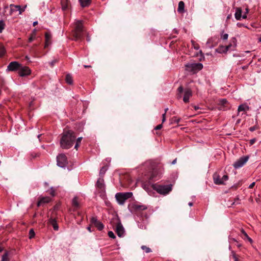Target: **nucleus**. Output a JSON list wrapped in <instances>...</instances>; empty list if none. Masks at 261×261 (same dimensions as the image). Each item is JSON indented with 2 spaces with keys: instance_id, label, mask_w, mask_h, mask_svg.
I'll return each instance as SVG.
<instances>
[{
  "instance_id": "f257e3e1",
  "label": "nucleus",
  "mask_w": 261,
  "mask_h": 261,
  "mask_svg": "<svg viewBox=\"0 0 261 261\" xmlns=\"http://www.w3.org/2000/svg\"><path fill=\"white\" fill-rule=\"evenodd\" d=\"M76 137L72 130H68L63 134L60 141L61 147L63 149L70 148L75 140Z\"/></svg>"
},
{
  "instance_id": "f03ea898",
  "label": "nucleus",
  "mask_w": 261,
  "mask_h": 261,
  "mask_svg": "<svg viewBox=\"0 0 261 261\" xmlns=\"http://www.w3.org/2000/svg\"><path fill=\"white\" fill-rule=\"evenodd\" d=\"M74 25V29L72 32L73 39L75 41L82 39L86 33L84 29L83 21L76 20Z\"/></svg>"
},
{
  "instance_id": "7ed1b4c3",
  "label": "nucleus",
  "mask_w": 261,
  "mask_h": 261,
  "mask_svg": "<svg viewBox=\"0 0 261 261\" xmlns=\"http://www.w3.org/2000/svg\"><path fill=\"white\" fill-rule=\"evenodd\" d=\"M152 187L158 193L163 195H166L172 190V185H162L153 184L152 185Z\"/></svg>"
},
{
  "instance_id": "20e7f679",
  "label": "nucleus",
  "mask_w": 261,
  "mask_h": 261,
  "mask_svg": "<svg viewBox=\"0 0 261 261\" xmlns=\"http://www.w3.org/2000/svg\"><path fill=\"white\" fill-rule=\"evenodd\" d=\"M132 196V192L118 193L115 195V198L120 205H123L125 201Z\"/></svg>"
},
{
  "instance_id": "39448f33",
  "label": "nucleus",
  "mask_w": 261,
  "mask_h": 261,
  "mask_svg": "<svg viewBox=\"0 0 261 261\" xmlns=\"http://www.w3.org/2000/svg\"><path fill=\"white\" fill-rule=\"evenodd\" d=\"M185 67L187 71L195 73L202 69L203 65L200 63H189Z\"/></svg>"
},
{
  "instance_id": "423d86ee",
  "label": "nucleus",
  "mask_w": 261,
  "mask_h": 261,
  "mask_svg": "<svg viewBox=\"0 0 261 261\" xmlns=\"http://www.w3.org/2000/svg\"><path fill=\"white\" fill-rule=\"evenodd\" d=\"M236 39L234 38H233L231 40V43L229 45L225 46H220L216 49V51L220 54L225 53L227 52L228 50L231 49V47L235 46L236 45Z\"/></svg>"
},
{
  "instance_id": "0eeeda50",
  "label": "nucleus",
  "mask_w": 261,
  "mask_h": 261,
  "mask_svg": "<svg viewBox=\"0 0 261 261\" xmlns=\"http://www.w3.org/2000/svg\"><path fill=\"white\" fill-rule=\"evenodd\" d=\"M57 165L61 168H65L67 164L66 156L63 153L59 154L57 157Z\"/></svg>"
},
{
  "instance_id": "6e6552de",
  "label": "nucleus",
  "mask_w": 261,
  "mask_h": 261,
  "mask_svg": "<svg viewBox=\"0 0 261 261\" xmlns=\"http://www.w3.org/2000/svg\"><path fill=\"white\" fill-rule=\"evenodd\" d=\"M214 183L216 185H223L224 182L228 179V176L227 175H223L221 177L217 174H214L213 176Z\"/></svg>"
},
{
  "instance_id": "1a4fd4ad",
  "label": "nucleus",
  "mask_w": 261,
  "mask_h": 261,
  "mask_svg": "<svg viewBox=\"0 0 261 261\" xmlns=\"http://www.w3.org/2000/svg\"><path fill=\"white\" fill-rule=\"evenodd\" d=\"M26 7L27 6H25L23 8H21L19 5H15L11 4L10 5V14H12L14 12L18 11L19 14H21L24 11Z\"/></svg>"
},
{
  "instance_id": "9d476101",
  "label": "nucleus",
  "mask_w": 261,
  "mask_h": 261,
  "mask_svg": "<svg viewBox=\"0 0 261 261\" xmlns=\"http://www.w3.org/2000/svg\"><path fill=\"white\" fill-rule=\"evenodd\" d=\"M20 66L21 64H20L18 62L16 61L11 62L7 66V70L12 71H16L17 70H19Z\"/></svg>"
},
{
  "instance_id": "9b49d317",
  "label": "nucleus",
  "mask_w": 261,
  "mask_h": 261,
  "mask_svg": "<svg viewBox=\"0 0 261 261\" xmlns=\"http://www.w3.org/2000/svg\"><path fill=\"white\" fill-rule=\"evenodd\" d=\"M31 73L30 69L27 66H22L21 65L19 70L18 74L20 76H25Z\"/></svg>"
},
{
  "instance_id": "f8f14e48",
  "label": "nucleus",
  "mask_w": 261,
  "mask_h": 261,
  "mask_svg": "<svg viewBox=\"0 0 261 261\" xmlns=\"http://www.w3.org/2000/svg\"><path fill=\"white\" fill-rule=\"evenodd\" d=\"M245 164V156H242L237 160L233 164L235 169H239L243 166Z\"/></svg>"
},
{
  "instance_id": "ddd939ff",
  "label": "nucleus",
  "mask_w": 261,
  "mask_h": 261,
  "mask_svg": "<svg viewBox=\"0 0 261 261\" xmlns=\"http://www.w3.org/2000/svg\"><path fill=\"white\" fill-rule=\"evenodd\" d=\"M192 96V92L190 89H186L184 90V95L183 97V101L185 103L189 101L190 98Z\"/></svg>"
},
{
  "instance_id": "4468645a",
  "label": "nucleus",
  "mask_w": 261,
  "mask_h": 261,
  "mask_svg": "<svg viewBox=\"0 0 261 261\" xmlns=\"http://www.w3.org/2000/svg\"><path fill=\"white\" fill-rule=\"evenodd\" d=\"M116 231L118 237H122L124 236V229L121 223L117 224Z\"/></svg>"
},
{
  "instance_id": "2eb2a0df",
  "label": "nucleus",
  "mask_w": 261,
  "mask_h": 261,
  "mask_svg": "<svg viewBox=\"0 0 261 261\" xmlns=\"http://www.w3.org/2000/svg\"><path fill=\"white\" fill-rule=\"evenodd\" d=\"M96 186L101 191H103L105 190L104 180L102 178H99L97 180L96 182Z\"/></svg>"
},
{
  "instance_id": "dca6fc26",
  "label": "nucleus",
  "mask_w": 261,
  "mask_h": 261,
  "mask_svg": "<svg viewBox=\"0 0 261 261\" xmlns=\"http://www.w3.org/2000/svg\"><path fill=\"white\" fill-rule=\"evenodd\" d=\"M45 43L44 47L46 48L48 47L50 44V40L51 38V35L49 32H46L45 34Z\"/></svg>"
},
{
  "instance_id": "f3484780",
  "label": "nucleus",
  "mask_w": 261,
  "mask_h": 261,
  "mask_svg": "<svg viewBox=\"0 0 261 261\" xmlns=\"http://www.w3.org/2000/svg\"><path fill=\"white\" fill-rule=\"evenodd\" d=\"M242 10L240 8H237L236 9V13H235V18L237 20H240L241 17L243 18H245V15L242 16Z\"/></svg>"
},
{
  "instance_id": "a211bd4d",
  "label": "nucleus",
  "mask_w": 261,
  "mask_h": 261,
  "mask_svg": "<svg viewBox=\"0 0 261 261\" xmlns=\"http://www.w3.org/2000/svg\"><path fill=\"white\" fill-rule=\"evenodd\" d=\"M51 200L49 197H42L38 202V206H39L42 203H48Z\"/></svg>"
},
{
  "instance_id": "6ab92c4d",
  "label": "nucleus",
  "mask_w": 261,
  "mask_h": 261,
  "mask_svg": "<svg viewBox=\"0 0 261 261\" xmlns=\"http://www.w3.org/2000/svg\"><path fill=\"white\" fill-rule=\"evenodd\" d=\"M185 4L184 2L180 1L178 3L177 12L179 13H183L185 11Z\"/></svg>"
},
{
  "instance_id": "aec40b11",
  "label": "nucleus",
  "mask_w": 261,
  "mask_h": 261,
  "mask_svg": "<svg viewBox=\"0 0 261 261\" xmlns=\"http://www.w3.org/2000/svg\"><path fill=\"white\" fill-rule=\"evenodd\" d=\"M220 103L222 105V106H224V107H226V108H223L224 110H226L227 109H228L229 108L228 102L225 99H222L220 100Z\"/></svg>"
},
{
  "instance_id": "412c9836",
  "label": "nucleus",
  "mask_w": 261,
  "mask_h": 261,
  "mask_svg": "<svg viewBox=\"0 0 261 261\" xmlns=\"http://www.w3.org/2000/svg\"><path fill=\"white\" fill-rule=\"evenodd\" d=\"M79 2L83 7H87L90 4V0H79Z\"/></svg>"
},
{
  "instance_id": "4be33fe9",
  "label": "nucleus",
  "mask_w": 261,
  "mask_h": 261,
  "mask_svg": "<svg viewBox=\"0 0 261 261\" xmlns=\"http://www.w3.org/2000/svg\"><path fill=\"white\" fill-rule=\"evenodd\" d=\"M65 80L67 83L68 84H72L73 83L72 77L71 75L68 74L66 76Z\"/></svg>"
},
{
  "instance_id": "5701e85b",
  "label": "nucleus",
  "mask_w": 261,
  "mask_h": 261,
  "mask_svg": "<svg viewBox=\"0 0 261 261\" xmlns=\"http://www.w3.org/2000/svg\"><path fill=\"white\" fill-rule=\"evenodd\" d=\"M62 8L63 10H65L68 8V4L67 0H62L61 2Z\"/></svg>"
},
{
  "instance_id": "b1692460",
  "label": "nucleus",
  "mask_w": 261,
  "mask_h": 261,
  "mask_svg": "<svg viewBox=\"0 0 261 261\" xmlns=\"http://www.w3.org/2000/svg\"><path fill=\"white\" fill-rule=\"evenodd\" d=\"M50 223H51V225H53L54 229L55 230H58V229H59V227H58V225H57L55 220V219H51L50 220Z\"/></svg>"
},
{
  "instance_id": "393cba45",
  "label": "nucleus",
  "mask_w": 261,
  "mask_h": 261,
  "mask_svg": "<svg viewBox=\"0 0 261 261\" xmlns=\"http://www.w3.org/2000/svg\"><path fill=\"white\" fill-rule=\"evenodd\" d=\"M135 208L136 210L143 211L146 210L147 208V207L145 205H135Z\"/></svg>"
},
{
  "instance_id": "a878e982",
  "label": "nucleus",
  "mask_w": 261,
  "mask_h": 261,
  "mask_svg": "<svg viewBox=\"0 0 261 261\" xmlns=\"http://www.w3.org/2000/svg\"><path fill=\"white\" fill-rule=\"evenodd\" d=\"M1 261H9L8 258V252H6L2 256V260Z\"/></svg>"
},
{
  "instance_id": "bb28decb",
  "label": "nucleus",
  "mask_w": 261,
  "mask_h": 261,
  "mask_svg": "<svg viewBox=\"0 0 261 261\" xmlns=\"http://www.w3.org/2000/svg\"><path fill=\"white\" fill-rule=\"evenodd\" d=\"M141 249L143 250H144L146 253H149L151 251V250L150 248L144 245L141 246Z\"/></svg>"
},
{
  "instance_id": "cd10ccee",
  "label": "nucleus",
  "mask_w": 261,
  "mask_h": 261,
  "mask_svg": "<svg viewBox=\"0 0 261 261\" xmlns=\"http://www.w3.org/2000/svg\"><path fill=\"white\" fill-rule=\"evenodd\" d=\"M177 91H178V92L177 98H180L181 97V94L184 91V89H183L182 87V86L179 87L178 88V89H177Z\"/></svg>"
},
{
  "instance_id": "c85d7f7f",
  "label": "nucleus",
  "mask_w": 261,
  "mask_h": 261,
  "mask_svg": "<svg viewBox=\"0 0 261 261\" xmlns=\"http://www.w3.org/2000/svg\"><path fill=\"white\" fill-rule=\"evenodd\" d=\"M99 230H101L103 228V225L99 221L95 225Z\"/></svg>"
},
{
  "instance_id": "c756f323",
  "label": "nucleus",
  "mask_w": 261,
  "mask_h": 261,
  "mask_svg": "<svg viewBox=\"0 0 261 261\" xmlns=\"http://www.w3.org/2000/svg\"><path fill=\"white\" fill-rule=\"evenodd\" d=\"M5 23L3 20H0V33H2L5 29Z\"/></svg>"
},
{
  "instance_id": "7c9ffc66",
  "label": "nucleus",
  "mask_w": 261,
  "mask_h": 261,
  "mask_svg": "<svg viewBox=\"0 0 261 261\" xmlns=\"http://www.w3.org/2000/svg\"><path fill=\"white\" fill-rule=\"evenodd\" d=\"M6 53L5 48L4 46H0V57H3Z\"/></svg>"
},
{
  "instance_id": "2f4dec72",
  "label": "nucleus",
  "mask_w": 261,
  "mask_h": 261,
  "mask_svg": "<svg viewBox=\"0 0 261 261\" xmlns=\"http://www.w3.org/2000/svg\"><path fill=\"white\" fill-rule=\"evenodd\" d=\"M72 204L75 207H77L79 206V203L77 202V198L74 197L72 200Z\"/></svg>"
},
{
  "instance_id": "473e14b6",
  "label": "nucleus",
  "mask_w": 261,
  "mask_h": 261,
  "mask_svg": "<svg viewBox=\"0 0 261 261\" xmlns=\"http://www.w3.org/2000/svg\"><path fill=\"white\" fill-rule=\"evenodd\" d=\"M90 221L91 223L93 224L94 225H95L98 222V221L97 220V218L94 217L91 218Z\"/></svg>"
},
{
  "instance_id": "72a5a7b5",
  "label": "nucleus",
  "mask_w": 261,
  "mask_h": 261,
  "mask_svg": "<svg viewBox=\"0 0 261 261\" xmlns=\"http://www.w3.org/2000/svg\"><path fill=\"white\" fill-rule=\"evenodd\" d=\"M35 236V232L33 229H31L29 231V238L32 239Z\"/></svg>"
},
{
  "instance_id": "f704fd0d",
  "label": "nucleus",
  "mask_w": 261,
  "mask_h": 261,
  "mask_svg": "<svg viewBox=\"0 0 261 261\" xmlns=\"http://www.w3.org/2000/svg\"><path fill=\"white\" fill-rule=\"evenodd\" d=\"M107 170V168L106 167H102L100 170V172H99V174L100 175H102V174H104L106 171V170Z\"/></svg>"
},
{
  "instance_id": "c9c22d12",
  "label": "nucleus",
  "mask_w": 261,
  "mask_h": 261,
  "mask_svg": "<svg viewBox=\"0 0 261 261\" xmlns=\"http://www.w3.org/2000/svg\"><path fill=\"white\" fill-rule=\"evenodd\" d=\"M244 111H245V104L241 105L238 108V111L240 112Z\"/></svg>"
},
{
  "instance_id": "e433bc0d",
  "label": "nucleus",
  "mask_w": 261,
  "mask_h": 261,
  "mask_svg": "<svg viewBox=\"0 0 261 261\" xmlns=\"http://www.w3.org/2000/svg\"><path fill=\"white\" fill-rule=\"evenodd\" d=\"M108 236L111 238H112V239L115 238V236L114 233L112 231H110L108 232Z\"/></svg>"
},
{
  "instance_id": "4c0bfd02",
  "label": "nucleus",
  "mask_w": 261,
  "mask_h": 261,
  "mask_svg": "<svg viewBox=\"0 0 261 261\" xmlns=\"http://www.w3.org/2000/svg\"><path fill=\"white\" fill-rule=\"evenodd\" d=\"M228 35L227 34H221V38L224 40H226L228 39Z\"/></svg>"
},
{
  "instance_id": "58836bf2",
  "label": "nucleus",
  "mask_w": 261,
  "mask_h": 261,
  "mask_svg": "<svg viewBox=\"0 0 261 261\" xmlns=\"http://www.w3.org/2000/svg\"><path fill=\"white\" fill-rule=\"evenodd\" d=\"M138 227L142 229H146V225L145 224H143L142 223H138Z\"/></svg>"
},
{
  "instance_id": "ea45409f",
  "label": "nucleus",
  "mask_w": 261,
  "mask_h": 261,
  "mask_svg": "<svg viewBox=\"0 0 261 261\" xmlns=\"http://www.w3.org/2000/svg\"><path fill=\"white\" fill-rule=\"evenodd\" d=\"M35 38V34H32L31 36H30L29 38V42H31L33 41Z\"/></svg>"
},
{
  "instance_id": "a19ab883",
  "label": "nucleus",
  "mask_w": 261,
  "mask_h": 261,
  "mask_svg": "<svg viewBox=\"0 0 261 261\" xmlns=\"http://www.w3.org/2000/svg\"><path fill=\"white\" fill-rule=\"evenodd\" d=\"M192 44L194 49L198 50L199 49V46L198 44H195L194 41H192Z\"/></svg>"
},
{
  "instance_id": "79ce46f5",
  "label": "nucleus",
  "mask_w": 261,
  "mask_h": 261,
  "mask_svg": "<svg viewBox=\"0 0 261 261\" xmlns=\"http://www.w3.org/2000/svg\"><path fill=\"white\" fill-rule=\"evenodd\" d=\"M246 240H247L250 244L253 243V240L246 233Z\"/></svg>"
},
{
  "instance_id": "37998d69",
  "label": "nucleus",
  "mask_w": 261,
  "mask_h": 261,
  "mask_svg": "<svg viewBox=\"0 0 261 261\" xmlns=\"http://www.w3.org/2000/svg\"><path fill=\"white\" fill-rule=\"evenodd\" d=\"M173 121L176 123H178L180 121V119L177 118L176 117L173 118Z\"/></svg>"
},
{
  "instance_id": "c03bdc74",
  "label": "nucleus",
  "mask_w": 261,
  "mask_h": 261,
  "mask_svg": "<svg viewBox=\"0 0 261 261\" xmlns=\"http://www.w3.org/2000/svg\"><path fill=\"white\" fill-rule=\"evenodd\" d=\"M255 141H256V139L255 138H253V139L250 140V145L253 144Z\"/></svg>"
},
{
  "instance_id": "a18cd8bd",
  "label": "nucleus",
  "mask_w": 261,
  "mask_h": 261,
  "mask_svg": "<svg viewBox=\"0 0 261 261\" xmlns=\"http://www.w3.org/2000/svg\"><path fill=\"white\" fill-rule=\"evenodd\" d=\"M166 120V115L165 113H164L162 115V123L164 122Z\"/></svg>"
},
{
  "instance_id": "49530a36",
  "label": "nucleus",
  "mask_w": 261,
  "mask_h": 261,
  "mask_svg": "<svg viewBox=\"0 0 261 261\" xmlns=\"http://www.w3.org/2000/svg\"><path fill=\"white\" fill-rule=\"evenodd\" d=\"M162 127V124H159V125H157V126L155 127V129L156 130H159V129H160Z\"/></svg>"
},
{
  "instance_id": "de8ad7c7",
  "label": "nucleus",
  "mask_w": 261,
  "mask_h": 261,
  "mask_svg": "<svg viewBox=\"0 0 261 261\" xmlns=\"http://www.w3.org/2000/svg\"><path fill=\"white\" fill-rule=\"evenodd\" d=\"M57 62V61L56 60H55L50 62L49 64L51 65V66H53Z\"/></svg>"
},
{
  "instance_id": "09e8293b",
  "label": "nucleus",
  "mask_w": 261,
  "mask_h": 261,
  "mask_svg": "<svg viewBox=\"0 0 261 261\" xmlns=\"http://www.w3.org/2000/svg\"><path fill=\"white\" fill-rule=\"evenodd\" d=\"M255 184V182H252L251 184L249 185V186L248 187L249 188H250V189L252 188L254 186Z\"/></svg>"
},
{
  "instance_id": "8fccbe9b",
  "label": "nucleus",
  "mask_w": 261,
  "mask_h": 261,
  "mask_svg": "<svg viewBox=\"0 0 261 261\" xmlns=\"http://www.w3.org/2000/svg\"><path fill=\"white\" fill-rule=\"evenodd\" d=\"M82 139V137L78 138L76 140V143H78V144H80Z\"/></svg>"
},
{
  "instance_id": "3c124183",
  "label": "nucleus",
  "mask_w": 261,
  "mask_h": 261,
  "mask_svg": "<svg viewBox=\"0 0 261 261\" xmlns=\"http://www.w3.org/2000/svg\"><path fill=\"white\" fill-rule=\"evenodd\" d=\"M239 203V199H235L234 201L233 202V203H232V205H234V204H238Z\"/></svg>"
},
{
  "instance_id": "603ef678",
  "label": "nucleus",
  "mask_w": 261,
  "mask_h": 261,
  "mask_svg": "<svg viewBox=\"0 0 261 261\" xmlns=\"http://www.w3.org/2000/svg\"><path fill=\"white\" fill-rule=\"evenodd\" d=\"M50 194L52 195V196H55V191L51 188Z\"/></svg>"
},
{
  "instance_id": "864d4df0",
  "label": "nucleus",
  "mask_w": 261,
  "mask_h": 261,
  "mask_svg": "<svg viewBox=\"0 0 261 261\" xmlns=\"http://www.w3.org/2000/svg\"><path fill=\"white\" fill-rule=\"evenodd\" d=\"M251 132H253L254 131L255 129V127L254 126H253V127H251L250 128H249Z\"/></svg>"
},
{
  "instance_id": "5fc2aeb1",
  "label": "nucleus",
  "mask_w": 261,
  "mask_h": 261,
  "mask_svg": "<svg viewBox=\"0 0 261 261\" xmlns=\"http://www.w3.org/2000/svg\"><path fill=\"white\" fill-rule=\"evenodd\" d=\"M176 161H177V159H174V160L172 162L171 164H172V165H174V164H176Z\"/></svg>"
},
{
  "instance_id": "6e6d98bb",
  "label": "nucleus",
  "mask_w": 261,
  "mask_h": 261,
  "mask_svg": "<svg viewBox=\"0 0 261 261\" xmlns=\"http://www.w3.org/2000/svg\"><path fill=\"white\" fill-rule=\"evenodd\" d=\"M79 146H80V144H78V143H76V144H75V145L74 146V148L77 149Z\"/></svg>"
},
{
  "instance_id": "4d7b16f0",
  "label": "nucleus",
  "mask_w": 261,
  "mask_h": 261,
  "mask_svg": "<svg viewBox=\"0 0 261 261\" xmlns=\"http://www.w3.org/2000/svg\"><path fill=\"white\" fill-rule=\"evenodd\" d=\"M237 25L239 27H241L243 25V24L242 23H237Z\"/></svg>"
},
{
  "instance_id": "13d9d810",
  "label": "nucleus",
  "mask_w": 261,
  "mask_h": 261,
  "mask_svg": "<svg viewBox=\"0 0 261 261\" xmlns=\"http://www.w3.org/2000/svg\"><path fill=\"white\" fill-rule=\"evenodd\" d=\"M194 109H195V110H198V109H199V107H198V106H194Z\"/></svg>"
},
{
  "instance_id": "bf43d9fd",
  "label": "nucleus",
  "mask_w": 261,
  "mask_h": 261,
  "mask_svg": "<svg viewBox=\"0 0 261 261\" xmlns=\"http://www.w3.org/2000/svg\"><path fill=\"white\" fill-rule=\"evenodd\" d=\"M188 205L190 206H192L193 205V203L192 202H189Z\"/></svg>"
},
{
  "instance_id": "052dcab7",
  "label": "nucleus",
  "mask_w": 261,
  "mask_h": 261,
  "mask_svg": "<svg viewBox=\"0 0 261 261\" xmlns=\"http://www.w3.org/2000/svg\"><path fill=\"white\" fill-rule=\"evenodd\" d=\"M38 23V22L37 21H35L33 22V26H35L36 24H37Z\"/></svg>"
},
{
  "instance_id": "680f3d73",
  "label": "nucleus",
  "mask_w": 261,
  "mask_h": 261,
  "mask_svg": "<svg viewBox=\"0 0 261 261\" xmlns=\"http://www.w3.org/2000/svg\"><path fill=\"white\" fill-rule=\"evenodd\" d=\"M248 159H249V156H246V159H245L246 163L247 162Z\"/></svg>"
},
{
  "instance_id": "e2e57ef3",
  "label": "nucleus",
  "mask_w": 261,
  "mask_h": 261,
  "mask_svg": "<svg viewBox=\"0 0 261 261\" xmlns=\"http://www.w3.org/2000/svg\"><path fill=\"white\" fill-rule=\"evenodd\" d=\"M87 40L88 41H90V38H89V37L88 36H87Z\"/></svg>"
},
{
  "instance_id": "0e129e2a",
  "label": "nucleus",
  "mask_w": 261,
  "mask_h": 261,
  "mask_svg": "<svg viewBox=\"0 0 261 261\" xmlns=\"http://www.w3.org/2000/svg\"><path fill=\"white\" fill-rule=\"evenodd\" d=\"M168 110V108H166V109H165V113H165V114H166Z\"/></svg>"
},
{
  "instance_id": "69168bd1",
  "label": "nucleus",
  "mask_w": 261,
  "mask_h": 261,
  "mask_svg": "<svg viewBox=\"0 0 261 261\" xmlns=\"http://www.w3.org/2000/svg\"><path fill=\"white\" fill-rule=\"evenodd\" d=\"M245 11H246V14L248 13V9L247 8H246Z\"/></svg>"
},
{
  "instance_id": "338daca9",
  "label": "nucleus",
  "mask_w": 261,
  "mask_h": 261,
  "mask_svg": "<svg viewBox=\"0 0 261 261\" xmlns=\"http://www.w3.org/2000/svg\"><path fill=\"white\" fill-rule=\"evenodd\" d=\"M90 66H89V65H84V67L85 68H88V67H90Z\"/></svg>"
},
{
  "instance_id": "774afa93",
  "label": "nucleus",
  "mask_w": 261,
  "mask_h": 261,
  "mask_svg": "<svg viewBox=\"0 0 261 261\" xmlns=\"http://www.w3.org/2000/svg\"><path fill=\"white\" fill-rule=\"evenodd\" d=\"M87 229L88 230H89L90 231H91V229H90V227H87Z\"/></svg>"
}]
</instances>
